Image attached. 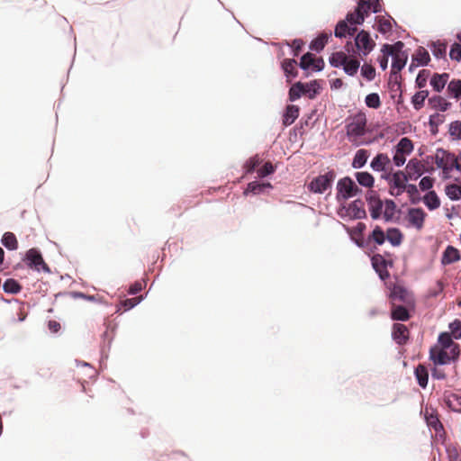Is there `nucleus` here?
I'll list each match as a JSON object with an SVG mask.
<instances>
[{
  "label": "nucleus",
  "mask_w": 461,
  "mask_h": 461,
  "mask_svg": "<svg viewBox=\"0 0 461 461\" xmlns=\"http://www.w3.org/2000/svg\"><path fill=\"white\" fill-rule=\"evenodd\" d=\"M341 225L348 234L351 242H353L357 248H367L368 244L373 242L374 246L367 249L370 253H374L377 249V246H382L386 241V232L379 225H375L374 227L373 230L368 234L367 238H365L364 236L353 237V230L350 229V227L344 223H341Z\"/></svg>",
  "instance_id": "nucleus-1"
},
{
  "label": "nucleus",
  "mask_w": 461,
  "mask_h": 461,
  "mask_svg": "<svg viewBox=\"0 0 461 461\" xmlns=\"http://www.w3.org/2000/svg\"><path fill=\"white\" fill-rule=\"evenodd\" d=\"M336 190V200L339 203L363 193L358 185L348 176L339 179Z\"/></svg>",
  "instance_id": "nucleus-2"
},
{
  "label": "nucleus",
  "mask_w": 461,
  "mask_h": 461,
  "mask_svg": "<svg viewBox=\"0 0 461 461\" xmlns=\"http://www.w3.org/2000/svg\"><path fill=\"white\" fill-rule=\"evenodd\" d=\"M336 172L333 169L328 170L324 174H320L313 177L307 185V189L311 194H322L326 191L332 189L336 178Z\"/></svg>",
  "instance_id": "nucleus-3"
},
{
  "label": "nucleus",
  "mask_w": 461,
  "mask_h": 461,
  "mask_svg": "<svg viewBox=\"0 0 461 461\" xmlns=\"http://www.w3.org/2000/svg\"><path fill=\"white\" fill-rule=\"evenodd\" d=\"M337 214L341 219H345L347 216H348L350 220H365L367 218L365 203L360 198L350 202L348 205L345 202L340 203L337 209Z\"/></svg>",
  "instance_id": "nucleus-4"
},
{
  "label": "nucleus",
  "mask_w": 461,
  "mask_h": 461,
  "mask_svg": "<svg viewBox=\"0 0 461 461\" xmlns=\"http://www.w3.org/2000/svg\"><path fill=\"white\" fill-rule=\"evenodd\" d=\"M23 261L28 268L37 272L43 271L50 274L51 272L50 267L44 261L41 251L38 248L29 249L23 258Z\"/></svg>",
  "instance_id": "nucleus-5"
},
{
  "label": "nucleus",
  "mask_w": 461,
  "mask_h": 461,
  "mask_svg": "<svg viewBox=\"0 0 461 461\" xmlns=\"http://www.w3.org/2000/svg\"><path fill=\"white\" fill-rule=\"evenodd\" d=\"M354 44L357 50V55L366 57L375 47V42L371 38L369 31L364 29L357 32L354 36Z\"/></svg>",
  "instance_id": "nucleus-6"
},
{
  "label": "nucleus",
  "mask_w": 461,
  "mask_h": 461,
  "mask_svg": "<svg viewBox=\"0 0 461 461\" xmlns=\"http://www.w3.org/2000/svg\"><path fill=\"white\" fill-rule=\"evenodd\" d=\"M367 120L365 113L357 112L352 122L346 125L347 137L351 141L352 139L360 138L366 134Z\"/></svg>",
  "instance_id": "nucleus-7"
},
{
  "label": "nucleus",
  "mask_w": 461,
  "mask_h": 461,
  "mask_svg": "<svg viewBox=\"0 0 461 461\" xmlns=\"http://www.w3.org/2000/svg\"><path fill=\"white\" fill-rule=\"evenodd\" d=\"M366 201L367 203L372 220H379L382 217L384 200L381 199L377 192L371 190L366 193Z\"/></svg>",
  "instance_id": "nucleus-8"
},
{
  "label": "nucleus",
  "mask_w": 461,
  "mask_h": 461,
  "mask_svg": "<svg viewBox=\"0 0 461 461\" xmlns=\"http://www.w3.org/2000/svg\"><path fill=\"white\" fill-rule=\"evenodd\" d=\"M381 2L382 0H357L354 9L363 15L365 22L370 13L379 14L383 11Z\"/></svg>",
  "instance_id": "nucleus-9"
},
{
  "label": "nucleus",
  "mask_w": 461,
  "mask_h": 461,
  "mask_svg": "<svg viewBox=\"0 0 461 461\" xmlns=\"http://www.w3.org/2000/svg\"><path fill=\"white\" fill-rule=\"evenodd\" d=\"M424 420L429 429L435 431L436 437L443 438L445 429L442 422L439 420L438 414L436 410L432 409L430 411L427 409L424 413Z\"/></svg>",
  "instance_id": "nucleus-10"
},
{
  "label": "nucleus",
  "mask_w": 461,
  "mask_h": 461,
  "mask_svg": "<svg viewBox=\"0 0 461 461\" xmlns=\"http://www.w3.org/2000/svg\"><path fill=\"white\" fill-rule=\"evenodd\" d=\"M426 216L427 213L421 207H411L407 210L406 218L409 224L418 230L423 228Z\"/></svg>",
  "instance_id": "nucleus-11"
},
{
  "label": "nucleus",
  "mask_w": 461,
  "mask_h": 461,
  "mask_svg": "<svg viewBox=\"0 0 461 461\" xmlns=\"http://www.w3.org/2000/svg\"><path fill=\"white\" fill-rule=\"evenodd\" d=\"M429 358L435 366L449 365L453 361V359H450L447 349L439 348L438 345H433L429 348Z\"/></svg>",
  "instance_id": "nucleus-12"
},
{
  "label": "nucleus",
  "mask_w": 461,
  "mask_h": 461,
  "mask_svg": "<svg viewBox=\"0 0 461 461\" xmlns=\"http://www.w3.org/2000/svg\"><path fill=\"white\" fill-rule=\"evenodd\" d=\"M371 265L378 277L382 281L390 278V273L384 265V258L381 254H374L371 258Z\"/></svg>",
  "instance_id": "nucleus-13"
},
{
  "label": "nucleus",
  "mask_w": 461,
  "mask_h": 461,
  "mask_svg": "<svg viewBox=\"0 0 461 461\" xmlns=\"http://www.w3.org/2000/svg\"><path fill=\"white\" fill-rule=\"evenodd\" d=\"M409 330L404 324L393 323L392 327V339L398 346H403L409 340Z\"/></svg>",
  "instance_id": "nucleus-14"
},
{
  "label": "nucleus",
  "mask_w": 461,
  "mask_h": 461,
  "mask_svg": "<svg viewBox=\"0 0 461 461\" xmlns=\"http://www.w3.org/2000/svg\"><path fill=\"white\" fill-rule=\"evenodd\" d=\"M331 36L332 32L330 31H323L319 32L317 36L311 41L309 44L310 50L316 53H321L324 50Z\"/></svg>",
  "instance_id": "nucleus-15"
},
{
  "label": "nucleus",
  "mask_w": 461,
  "mask_h": 461,
  "mask_svg": "<svg viewBox=\"0 0 461 461\" xmlns=\"http://www.w3.org/2000/svg\"><path fill=\"white\" fill-rule=\"evenodd\" d=\"M461 259L460 251L452 245H447L444 249L440 263L442 266L454 264Z\"/></svg>",
  "instance_id": "nucleus-16"
},
{
  "label": "nucleus",
  "mask_w": 461,
  "mask_h": 461,
  "mask_svg": "<svg viewBox=\"0 0 461 461\" xmlns=\"http://www.w3.org/2000/svg\"><path fill=\"white\" fill-rule=\"evenodd\" d=\"M300 107L296 104H287L282 116V124L284 127L292 125L299 117Z\"/></svg>",
  "instance_id": "nucleus-17"
},
{
  "label": "nucleus",
  "mask_w": 461,
  "mask_h": 461,
  "mask_svg": "<svg viewBox=\"0 0 461 461\" xmlns=\"http://www.w3.org/2000/svg\"><path fill=\"white\" fill-rule=\"evenodd\" d=\"M298 66L297 61L293 59H284L281 61V68L284 72L286 80L290 82L292 79H294L298 77V70L296 68Z\"/></svg>",
  "instance_id": "nucleus-18"
},
{
  "label": "nucleus",
  "mask_w": 461,
  "mask_h": 461,
  "mask_svg": "<svg viewBox=\"0 0 461 461\" xmlns=\"http://www.w3.org/2000/svg\"><path fill=\"white\" fill-rule=\"evenodd\" d=\"M391 160L386 153H377L370 162V167L375 172H385Z\"/></svg>",
  "instance_id": "nucleus-19"
},
{
  "label": "nucleus",
  "mask_w": 461,
  "mask_h": 461,
  "mask_svg": "<svg viewBox=\"0 0 461 461\" xmlns=\"http://www.w3.org/2000/svg\"><path fill=\"white\" fill-rule=\"evenodd\" d=\"M384 211L382 212L384 221L385 222L393 221V216L396 212L401 213L402 211L397 208L396 203L393 199L386 198L384 200Z\"/></svg>",
  "instance_id": "nucleus-20"
},
{
  "label": "nucleus",
  "mask_w": 461,
  "mask_h": 461,
  "mask_svg": "<svg viewBox=\"0 0 461 461\" xmlns=\"http://www.w3.org/2000/svg\"><path fill=\"white\" fill-rule=\"evenodd\" d=\"M448 78V73H434L430 77L429 85L435 92L440 93L447 84Z\"/></svg>",
  "instance_id": "nucleus-21"
},
{
  "label": "nucleus",
  "mask_w": 461,
  "mask_h": 461,
  "mask_svg": "<svg viewBox=\"0 0 461 461\" xmlns=\"http://www.w3.org/2000/svg\"><path fill=\"white\" fill-rule=\"evenodd\" d=\"M321 81L319 79H313L303 83V94L309 99L316 98V96L321 93Z\"/></svg>",
  "instance_id": "nucleus-22"
},
{
  "label": "nucleus",
  "mask_w": 461,
  "mask_h": 461,
  "mask_svg": "<svg viewBox=\"0 0 461 461\" xmlns=\"http://www.w3.org/2000/svg\"><path fill=\"white\" fill-rule=\"evenodd\" d=\"M404 239L402 231L397 227H389L386 230V240L393 247H399Z\"/></svg>",
  "instance_id": "nucleus-23"
},
{
  "label": "nucleus",
  "mask_w": 461,
  "mask_h": 461,
  "mask_svg": "<svg viewBox=\"0 0 461 461\" xmlns=\"http://www.w3.org/2000/svg\"><path fill=\"white\" fill-rule=\"evenodd\" d=\"M401 76L397 72L391 71L388 80V89L391 93V98L394 99L396 94L402 91V86L401 82Z\"/></svg>",
  "instance_id": "nucleus-24"
},
{
  "label": "nucleus",
  "mask_w": 461,
  "mask_h": 461,
  "mask_svg": "<svg viewBox=\"0 0 461 461\" xmlns=\"http://www.w3.org/2000/svg\"><path fill=\"white\" fill-rule=\"evenodd\" d=\"M421 201L429 211L437 210L440 207L441 201L436 191H429L421 197Z\"/></svg>",
  "instance_id": "nucleus-25"
},
{
  "label": "nucleus",
  "mask_w": 461,
  "mask_h": 461,
  "mask_svg": "<svg viewBox=\"0 0 461 461\" xmlns=\"http://www.w3.org/2000/svg\"><path fill=\"white\" fill-rule=\"evenodd\" d=\"M390 317L393 321H407L411 318L408 308L404 305H393L392 307Z\"/></svg>",
  "instance_id": "nucleus-26"
},
{
  "label": "nucleus",
  "mask_w": 461,
  "mask_h": 461,
  "mask_svg": "<svg viewBox=\"0 0 461 461\" xmlns=\"http://www.w3.org/2000/svg\"><path fill=\"white\" fill-rule=\"evenodd\" d=\"M414 376L417 384L422 389H425L429 382V370L425 365L419 364L414 368Z\"/></svg>",
  "instance_id": "nucleus-27"
},
{
  "label": "nucleus",
  "mask_w": 461,
  "mask_h": 461,
  "mask_svg": "<svg viewBox=\"0 0 461 461\" xmlns=\"http://www.w3.org/2000/svg\"><path fill=\"white\" fill-rule=\"evenodd\" d=\"M369 156L370 153L367 149H360L357 150L352 158L351 167L354 169H360L364 167L367 163Z\"/></svg>",
  "instance_id": "nucleus-28"
},
{
  "label": "nucleus",
  "mask_w": 461,
  "mask_h": 461,
  "mask_svg": "<svg viewBox=\"0 0 461 461\" xmlns=\"http://www.w3.org/2000/svg\"><path fill=\"white\" fill-rule=\"evenodd\" d=\"M412 62H416L420 67H426L430 62V56L429 51L422 46L416 49L415 53L412 55Z\"/></svg>",
  "instance_id": "nucleus-29"
},
{
  "label": "nucleus",
  "mask_w": 461,
  "mask_h": 461,
  "mask_svg": "<svg viewBox=\"0 0 461 461\" xmlns=\"http://www.w3.org/2000/svg\"><path fill=\"white\" fill-rule=\"evenodd\" d=\"M358 185L366 188H371L375 185V177L368 171H358L354 174Z\"/></svg>",
  "instance_id": "nucleus-30"
},
{
  "label": "nucleus",
  "mask_w": 461,
  "mask_h": 461,
  "mask_svg": "<svg viewBox=\"0 0 461 461\" xmlns=\"http://www.w3.org/2000/svg\"><path fill=\"white\" fill-rule=\"evenodd\" d=\"M413 142L409 138L403 137L393 148V152L401 153L405 156H408L413 151Z\"/></svg>",
  "instance_id": "nucleus-31"
},
{
  "label": "nucleus",
  "mask_w": 461,
  "mask_h": 461,
  "mask_svg": "<svg viewBox=\"0 0 461 461\" xmlns=\"http://www.w3.org/2000/svg\"><path fill=\"white\" fill-rule=\"evenodd\" d=\"M429 104L435 110H438L442 113L447 112L451 107V103L447 102L441 95H432L429 97Z\"/></svg>",
  "instance_id": "nucleus-32"
},
{
  "label": "nucleus",
  "mask_w": 461,
  "mask_h": 461,
  "mask_svg": "<svg viewBox=\"0 0 461 461\" xmlns=\"http://www.w3.org/2000/svg\"><path fill=\"white\" fill-rule=\"evenodd\" d=\"M348 56L343 51H334L329 57V63L332 68H342L347 60Z\"/></svg>",
  "instance_id": "nucleus-33"
},
{
  "label": "nucleus",
  "mask_w": 461,
  "mask_h": 461,
  "mask_svg": "<svg viewBox=\"0 0 461 461\" xmlns=\"http://www.w3.org/2000/svg\"><path fill=\"white\" fill-rule=\"evenodd\" d=\"M109 326L106 327V330L102 334V345H101V360H106L108 358V352L111 349L112 342L113 340V335L108 338Z\"/></svg>",
  "instance_id": "nucleus-34"
},
{
  "label": "nucleus",
  "mask_w": 461,
  "mask_h": 461,
  "mask_svg": "<svg viewBox=\"0 0 461 461\" xmlns=\"http://www.w3.org/2000/svg\"><path fill=\"white\" fill-rule=\"evenodd\" d=\"M2 245L8 250L14 251L18 249V240L14 233L6 231L1 238Z\"/></svg>",
  "instance_id": "nucleus-35"
},
{
  "label": "nucleus",
  "mask_w": 461,
  "mask_h": 461,
  "mask_svg": "<svg viewBox=\"0 0 461 461\" xmlns=\"http://www.w3.org/2000/svg\"><path fill=\"white\" fill-rule=\"evenodd\" d=\"M445 121V116L438 113H435L429 117V126L430 134L436 136L438 133V126Z\"/></svg>",
  "instance_id": "nucleus-36"
},
{
  "label": "nucleus",
  "mask_w": 461,
  "mask_h": 461,
  "mask_svg": "<svg viewBox=\"0 0 461 461\" xmlns=\"http://www.w3.org/2000/svg\"><path fill=\"white\" fill-rule=\"evenodd\" d=\"M447 96L449 98L460 99L461 98V79H452L447 83Z\"/></svg>",
  "instance_id": "nucleus-37"
},
{
  "label": "nucleus",
  "mask_w": 461,
  "mask_h": 461,
  "mask_svg": "<svg viewBox=\"0 0 461 461\" xmlns=\"http://www.w3.org/2000/svg\"><path fill=\"white\" fill-rule=\"evenodd\" d=\"M429 95L428 90H420L411 96V102L416 111L420 110L424 106L425 100L429 98Z\"/></svg>",
  "instance_id": "nucleus-38"
},
{
  "label": "nucleus",
  "mask_w": 461,
  "mask_h": 461,
  "mask_svg": "<svg viewBox=\"0 0 461 461\" xmlns=\"http://www.w3.org/2000/svg\"><path fill=\"white\" fill-rule=\"evenodd\" d=\"M22 289V285L14 278H7L3 284L4 292L9 294H18Z\"/></svg>",
  "instance_id": "nucleus-39"
},
{
  "label": "nucleus",
  "mask_w": 461,
  "mask_h": 461,
  "mask_svg": "<svg viewBox=\"0 0 461 461\" xmlns=\"http://www.w3.org/2000/svg\"><path fill=\"white\" fill-rule=\"evenodd\" d=\"M408 295V290L404 286L393 285L390 289L389 298L392 300H398L402 302L406 301Z\"/></svg>",
  "instance_id": "nucleus-40"
},
{
  "label": "nucleus",
  "mask_w": 461,
  "mask_h": 461,
  "mask_svg": "<svg viewBox=\"0 0 461 461\" xmlns=\"http://www.w3.org/2000/svg\"><path fill=\"white\" fill-rule=\"evenodd\" d=\"M303 83L301 81L295 82L288 90V100L295 102L303 95Z\"/></svg>",
  "instance_id": "nucleus-41"
},
{
  "label": "nucleus",
  "mask_w": 461,
  "mask_h": 461,
  "mask_svg": "<svg viewBox=\"0 0 461 461\" xmlns=\"http://www.w3.org/2000/svg\"><path fill=\"white\" fill-rule=\"evenodd\" d=\"M408 59L409 54H404L402 56L393 55L392 59L391 71L397 72V74H399V72L405 68L408 62Z\"/></svg>",
  "instance_id": "nucleus-42"
},
{
  "label": "nucleus",
  "mask_w": 461,
  "mask_h": 461,
  "mask_svg": "<svg viewBox=\"0 0 461 461\" xmlns=\"http://www.w3.org/2000/svg\"><path fill=\"white\" fill-rule=\"evenodd\" d=\"M262 159L258 154L250 157L243 165V172L245 175H249L255 172L256 168L261 164Z\"/></svg>",
  "instance_id": "nucleus-43"
},
{
  "label": "nucleus",
  "mask_w": 461,
  "mask_h": 461,
  "mask_svg": "<svg viewBox=\"0 0 461 461\" xmlns=\"http://www.w3.org/2000/svg\"><path fill=\"white\" fill-rule=\"evenodd\" d=\"M411 204H418L421 202V196L416 185L408 183L406 190Z\"/></svg>",
  "instance_id": "nucleus-44"
},
{
  "label": "nucleus",
  "mask_w": 461,
  "mask_h": 461,
  "mask_svg": "<svg viewBox=\"0 0 461 461\" xmlns=\"http://www.w3.org/2000/svg\"><path fill=\"white\" fill-rule=\"evenodd\" d=\"M445 193L451 201H459L461 199V185L447 184L445 186Z\"/></svg>",
  "instance_id": "nucleus-45"
},
{
  "label": "nucleus",
  "mask_w": 461,
  "mask_h": 461,
  "mask_svg": "<svg viewBox=\"0 0 461 461\" xmlns=\"http://www.w3.org/2000/svg\"><path fill=\"white\" fill-rule=\"evenodd\" d=\"M454 339H455L452 338L448 331H442L438 336V341L436 345H438L439 348L448 349L452 345L455 344V342H453Z\"/></svg>",
  "instance_id": "nucleus-46"
},
{
  "label": "nucleus",
  "mask_w": 461,
  "mask_h": 461,
  "mask_svg": "<svg viewBox=\"0 0 461 461\" xmlns=\"http://www.w3.org/2000/svg\"><path fill=\"white\" fill-rule=\"evenodd\" d=\"M314 55L311 52H306L302 55L300 58V61L297 63L298 67L305 72V77H309L311 73L310 70V63L313 61Z\"/></svg>",
  "instance_id": "nucleus-47"
},
{
  "label": "nucleus",
  "mask_w": 461,
  "mask_h": 461,
  "mask_svg": "<svg viewBox=\"0 0 461 461\" xmlns=\"http://www.w3.org/2000/svg\"><path fill=\"white\" fill-rule=\"evenodd\" d=\"M432 55L438 59H445L447 55V45L444 43H441L439 41H433L431 45L429 46Z\"/></svg>",
  "instance_id": "nucleus-48"
},
{
  "label": "nucleus",
  "mask_w": 461,
  "mask_h": 461,
  "mask_svg": "<svg viewBox=\"0 0 461 461\" xmlns=\"http://www.w3.org/2000/svg\"><path fill=\"white\" fill-rule=\"evenodd\" d=\"M408 183H405L404 181H392V183L389 185V194L394 197H397L401 195L405 190L406 185Z\"/></svg>",
  "instance_id": "nucleus-49"
},
{
  "label": "nucleus",
  "mask_w": 461,
  "mask_h": 461,
  "mask_svg": "<svg viewBox=\"0 0 461 461\" xmlns=\"http://www.w3.org/2000/svg\"><path fill=\"white\" fill-rule=\"evenodd\" d=\"M448 134L452 140H461V121L456 120L448 124Z\"/></svg>",
  "instance_id": "nucleus-50"
},
{
  "label": "nucleus",
  "mask_w": 461,
  "mask_h": 461,
  "mask_svg": "<svg viewBox=\"0 0 461 461\" xmlns=\"http://www.w3.org/2000/svg\"><path fill=\"white\" fill-rule=\"evenodd\" d=\"M360 68V62L356 59H348L345 65L342 67L343 71L349 77L357 75Z\"/></svg>",
  "instance_id": "nucleus-51"
},
{
  "label": "nucleus",
  "mask_w": 461,
  "mask_h": 461,
  "mask_svg": "<svg viewBox=\"0 0 461 461\" xmlns=\"http://www.w3.org/2000/svg\"><path fill=\"white\" fill-rule=\"evenodd\" d=\"M348 23L345 19H340L334 27V36L338 39H346L348 33Z\"/></svg>",
  "instance_id": "nucleus-52"
},
{
  "label": "nucleus",
  "mask_w": 461,
  "mask_h": 461,
  "mask_svg": "<svg viewBox=\"0 0 461 461\" xmlns=\"http://www.w3.org/2000/svg\"><path fill=\"white\" fill-rule=\"evenodd\" d=\"M348 24L352 25H363L364 23V17L361 15L357 10H353L350 12H348L345 18H344Z\"/></svg>",
  "instance_id": "nucleus-53"
},
{
  "label": "nucleus",
  "mask_w": 461,
  "mask_h": 461,
  "mask_svg": "<svg viewBox=\"0 0 461 461\" xmlns=\"http://www.w3.org/2000/svg\"><path fill=\"white\" fill-rule=\"evenodd\" d=\"M142 300L143 296L135 299H124L117 305L116 312H119L122 307L125 312L130 311L137 306Z\"/></svg>",
  "instance_id": "nucleus-54"
},
{
  "label": "nucleus",
  "mask_w": 461,
  "mask_h": 461,
  "mask_svg": "<svg viewBox=\"0 0 461 461\" xmlns=\"http://www.w3.org/2000/svg\"><path fill=\"white\" fill-rule=\"evenodd\" d=\"M263 187L261 181H251L247 185V187L245 188L243 194L244 195L251 194H263Z\"/></svg>",
  "instance_id": "nucleus-55"
},
{
  "label": "nucleus",
  "mask_w": 461,
  "mask_h": 461,
  "mask_svg": "<svg viewBox=\"0 0 461 461\" xmlns=\"http://www.w3.org/2000/svg\"><path fill=\"white\" fill-rule=\"evenodd\" d=\"M448 333L451 334L452 338L456 340L461 339V320L455 319L448 323Z\"/></svg>",
  "instance_id": "nucleus-56"
},
{
  "label": "nucleus",
  "mask_w": 461,
  "mask_h": 461,
  "mask_svg": "<svg viewBox=\"0 0 461 461\" xmlns=\"http://www.w3.org/2000/svg\"><path fill=\"white\" fill-rule=\"evenodd\" d=\"M430 76V71L428 69H421L419 71L416 79H415V86L420 90H423L422 88L426 86L428 78Z\"/></svg>",
  "instance_id": "nucleus-57"
},
{
  "label": "nucleus",
  "mask_w": 461,
  "mask_h": 461,
  "mask_svg": "<svg viewBox=\"0 0 461 461\" xmlns=\"http://www.w3.org/2000/svg\"><path fill=\"white\" fill-rule=\"evenodd\" d=\"M365 104L368 108L378 109L381 106L380 95L377 93H370L365 97Z\"/></svg>",
  "instance_id": "nucleus-58"
},
{
  "label": "nucleus",
  "mask_w": 461,
  "mask_h": 461,
  "mask_svg": "<svg viewBox=\"0 0 461 461\" xmlns=\"http://www.w3.org/2000/svg\"><path fill=\"white\" fill-rule=\"evenodd\" d=\"M285 44L291 49L293 57H297L304 47V41L302 39H294L292 41H286Z\"/></svg>",
  "instance_id": "nucleus-59"
},
{
  "label": "nucleus",
  "mask_w": 461,
  "mask_h": 461,
  "mask_svg": "<svg viewBox=\"0 0 461 461\" xmlns=\"http://www.w3.org/2000/svg\"><path fill=\"white\" fill-rule=\"evenodd\" d=\"M361 76L368 82H371L375 77V68L367 63H364V65L360 68Z\"/></svg>",
  "instance_id": "nucleus-60"
},
{
  "label": "nucleus",
  "mask_w": 461,
  "mask_h": 461,
  "mask_svg": "<svg viewBox=\"0 0 461 461\" xmlns=\"http://www.w3.org/2000/svg\"><path fill=\"white\" fill-rule=\"evenodd\" d=\"M276 170V167L269 161L266 162L258 171V176L259 178H265L273 175Z\"/></svg>",
  "instance_id": "nucleus-61"
},
{
  "label": "nucleus",
  "mask_w": 461,
  "mask_h": 461,
  "mask_svg": "<svg viewBox=\"0 0 461 461\" xmlns=\"http://www.w3.org/2000/svg\"><path fill=\"white\" fill-rule=\"evenodd\" d=\"M438 153H441L444 155V164L445 166H454V165H459L457 162V158L455 156L454 153L444 149L443 148H438Z\"/></svg>",
  "instance_id": "nucleus-62"
},
{
  "label": "nucleus",
  "mask_w": 461,
  "mask_h": 461,
  "mask_svg": "<svg viewBox=\"0 0 461 461\" xmlns=\"http://www.w3.org/2000/svg\"><path fill=\"white\" fill-rule=\"evenodd\" d=\"M435 184V178L430 176H423L419 182V188L422 192L434 191L432 188Z\"/></svg>",
  "instance_id": "nucleus-63"
},
{
  "label": "nucleus",
  "mask_w": 461,
  "mask_h": 461,
  "mask_svg": "<svg viewBox=\"0 0 461 461\" xmlns=\"http://www.w3.org/2000/svg\"><path fill=\"white\" fill-rule=\"evenodd\" d=\"M460 56H461V44L458 42H454L450 46L449 58L452 60L459 62Z\"/></svg>",
  "instance_id": "nucleus-64"
}]
</instances>
